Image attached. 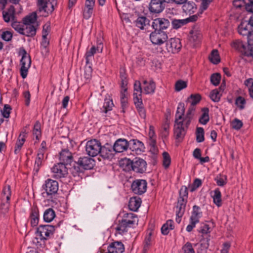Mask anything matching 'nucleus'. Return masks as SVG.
Wrapping results in <instances>:
<instances>
[{"instance_id":"1","label":"nucleus","mask_w":253,"mask_h":253,"mask_svg":"<svg viewBox=\"0 0 253 253\" xmlns=\"http://www.w3.org/2000/svg\"><path fill=\"white\" fill-rule=\"evenodd\" d=\"M184 112V104L180 102L177 108L174 126V135L175 139L178 140H181L184 138L188 127H186L184 121L182 120Z\"/></svg>"},{"instance_id":"2","label":"nucleus","mask_w":253,"mask_h":253,"mask_svg":"<svg viewBox=\"0 0 253 253\" xmlns=\"http://www.w3.org/2000/svg\"><path fill=\"white\" fill-rule=\"evenodd\" d=\"M183 189L180 191V196L178 199L177 205L175 207L176 221L179 223L181 220V217L184 214L185 211V207L187 203V196L188 194L187 189L185 188L183 191V196H181Z\"/></svg>"},{"instance_id":"3","label":"nucleus","mask_w":253,"mask_h":253,"mask_svg":"<svg viewBox=\"0 0 253 253\" xmlns=\"http://www.w3.org/2000/svg\"><path fill=\"white\" fill-rule=\"evenodd\" d=\"M198 232L202 234V238L200 241L201 246L204 249L208 248L210 240V233L211 232L210 227L207 224H202L198 229Z\"/></svg>"},{"instance_id":"4","label":"nucleus","mask_w":253,"mask_h":253,"mask_svg":"<svg viewBox=\"0 0 253 253\" xmlns=\"http://www.w3.org/2000/svg\"><path fill=\"white\" fill-rule=\"evenodd\" d=\"M230 45L231 47L239 52L242 55L247 56L250 54L249 52V49L250 48V46L247 44L246 42L242 41L239 39H235L233 40L231 43Z\"/></svg>"},{"instance_id":"5","label":"nucleus","mask_w":253,"mask_h":253,"mask_svg":"<svg viewBox=\"0 0 253 253\" xmlns=\"http://www.w3.org/2000/svg\"><path fill=\"white\" fill-rule=\"evenodd\" d=\"M22 55V58L20 60L21 65L20 74L22 78L25 79L27 76L28 69L31 66V60L30 55L25 49L23 50Z\"/></svg>"},{"instance_id":"6","label":"nucleus","mask_w":253,"mask_h":253,"mask_svg":"<svg viewBox=\"0 0 253 253\" xmlns=\"http://www.w3.org/2000/svg\"><path fill=\"white\" fill-rule=\"evenodd\" d=\"M101 146V143L97 140L88 141L85 146L86 154L93 157L97 156L100 152Z\"/></svg>"},{"instance_id":"7","label":"nucleus","mask_w":253,"mask_h":253,"mask_svg":"<svg viewBox=\"0 0 253 253\" xmlns=\"http://www.w3.org/2000/svg\"><path fill=\"white\" fill-rule=\"evenodd\" d=\"M168 37L167 33L163 31L158 30L151 33L150 39L153 44L155 45H161L165 42L168 40Z\"/></svg>"},{"instance_id":"8","label":"nucleus","mask_w":253,"mask_h":253,"mask_svg":"<svg viewBox=\"0 0 253 253\" xmlns=\"http://www.w3.org/2000/svg\"><path fill=\"white\" fill-rule=\"evenodd\" d=\"M42 188L47 196H52L57 193L58 190V182L56 180L48 178L45 181Z\"/></svg>"},{"instance_id":"9","label":"nucleus","mask_w":253,"mask_h":253,"mask_svg":"<svg viewBox=\"0 0 253 253\" xmlns=\"http://www.w3.org/2000/svg\"><path fill=\"white\" fill-rule=\"evenodd\" d=\"M55 229L50 225H42L37 228L36 234L37 236L41 237L42 239L47 240L50 235H53Z\"/></svg>"},{"instance_id":"10","label":"nucleus","mask_w":253,"mask_h":253,"mask_svg":"<svg viewBox=\"0 0 253 253\" xmlns=\"http://www.w3.org/2000/svg\"><path fill=\"white\" fill-rule=\"evenodd\" d=\"M51 170L53 176L56 178L65 177L68 174V169L63 163L55 164Z\"/></svg>"},{"instance_id":"11","label":"nucleus","mask_w":253,"mask_h":253,"mask_svg":"<svg viewBox=\"0 0 253 253\" xmlns=\"http://www.w3.org/2000/svg\"><path fill=\"white\" fill-rule=\"evenodd\" d=\"M147 182L143 179H136L133 181L131 188L132 192L138 195L145 193L147 189Z\"/></svg>"},{"instance_id":"12","label":"nucleus","mask_w":253,"mask_h":253,"mask_svg":"<svg viewBox=\"0 0 253 253\" xmlns=\"http://www.w3.org/2000/svg\"><path fill=\"white\" fill-rule=\"evenodd\" d=\"M131 168L134 171L142 173L146 170L147 163L142 159L135 158L131 162Z\"/></svg>"},{"instance_id":"13","label":"nucleus","mask_w":253,"mask_h":253,"mask_svg":"<svg viewBox=\"0 0 253 253\" xmlns=\"http://www.w3.org/2000/svg\"><path fill=\"white\" fill-rule=\"evenodd\" d=\"M181 46L180 40L178 38H171L166 43L167 49L168 52L172 53L178 52Z\"/></svg>"},{"instance_id":"14","label":"nucleus","mask_w":253,"mask_h":253,"mask_svg":"<svg viewBox=\"0 0 253 253\" xmlns=\"http://www.w3.org/2000/svg\"><path fill=\"white\" fill-rule=\"evenodd\" d=\"M103 45L101 42H97V45H93L87 50L85 54L86 63H88L91 58L97 53H101L103 51Z\"/></svg>"},{"instance_id":"15","label":"nucleus","mask_w":253,"mask_h":253,"mask_svg":"<svg viewBox=\"0 0 253 253\" xmlns=\"http://www.w3.org/2000/svg\"><path fill=\"white\" fill-rule=\"evenodd\" d=\"M198 19L196 15H193L184 19H173L171 21V26L173 29H178L185 25L190 22L196 21Z\"/></svg>"},{"instance_id":"16","label":"nucleus","mask_w":253,"mask_h":253,"mask_svg":"<svg viewBox=\"0 0 253 253\" xmlns=\"http://www.w3.org/2000/svg\"><path fill=\"white\" fill-rule=\"evenodd\" d=\"M128 144L129 149L136 154H140L145 151L144 144L137 139H131Z\"/></svg>"},{"instance_id":"17","label":"nucleus","mask_w":253,"mask_h":253,"mask_svg":"<svg viewBox=\"0 0 253 253\" xmlns=\"http://www.w3.org/2000/svg\"><path fill=\"white\" fill-rule=\"evenodd\" d=\"M165 7V3L162 0H151L149 5L150 11L154 13L162 12Z\"/></svg>"},{"instance_id":"18","label":"nucleus","mask_w":253,"mask_h":253,"mask_svg":"<svg viewBox=\"0 0 253 253\" xmlns=\"http://www.w3.org/2000/svg\"><path fill=\"white\" fill-rule=\"evenodd\" d=\"M170 25V23L169 20L159 18L154 19L152 22V27L155 30H158V31H163L164 30L167 29Z\"/></svg>"},{"instance_id":"19","label":"nucleus","mask_w":253,"mask_h":253,"mask_svg":"<svg viewBox=\"0 0 253 253\" xmlns=\"http://www.w3.org/2000/svg\"><path fill=\"white\" fill-rule=\"evenodd\" d=\"M57 4V0H45L42 4L38 5L40 11H44L47 14L51 13Z\"/></svg>"},{"instance_id":"20","label":"nucleus","mask_w":253,"mask_h":253,"mask_svg":"<svg viewBox=\"0 0 253 253\" xmlns=\"http://www.w3.org/2000/svg\"><path fill=\"white\" fill-rule=\"evenodd\" d=\"M77 164L81 168L84 169H91L95 165V161L91 158L83 157L79 159Z\"/></svg>"},{"instance_id":"21","label":"nucleus","mask_w":253,"mask_h":253,"mask_svg":"<svg viewBox=\"0 0 253 253\" xmlns=\"http://www.w3.org/2000/svg\"><path fill=\"white\" fill-rule=\"evenodd\" d=\"M107 251L110 253H123L125 251V246L120 241L113 242L109 245Z\"/></svg>"},{"instance_id":"22","label":"nucleus","mask_w":253,"mask_h":253,"mask_svg":"<svg viewBox=\"0 0 253 253\" xmlns=\"http://www.w3.org/2000/svg\"><path fill=\"white\" fill-rule=\"evenodd\" d=\"M128 142L125 139H118L113 145V150L117 153H121L128 148Z\"/></svg>"},{"instance_id":"23","label":"nucleus","mask_w":253,"mask_h":253,"mask_svg":"<svg viewBox=\"0 0 253 253\" xmlns=\"http://www.w3.org/2000/svg\"><path fill=\"white\" fill-rule=\"evenodd\" d=\"M182 9L183 13L190 15L196 12L197 6L194 1L187 0L182 4Z\"/></svg>"},{"instance_id":"24","label":"nucleus","mask_w":253,"mask_h":253,"mask_svg":"<svg viewBox=\"0 0 253 253\" xmlns=\"http://www.w3.org/2000/svg\"><path fill=\"white\" fill-rule=\"evenodd\" d=\"M60 163H63L65 165L70 164L73 161L71 152L67 149H63L59 153Z\"/></svg>"},{"instance_id":"25","label":"nucleus","mask_w":253,"mask_h":253,"mask_svg":"<svg viewBox=\"0 0 253 253\" xmlns=\"http://www.w3.org/2000/svg\"><path fill=\"white\" fill-rule=\"evenodd\" d=\"M134 24L137 27L143 30L149 26L150 20L146 16H139L134 21Z\"/></svg>"},{"instance_id":"26","label":"nucleus","mask_w":253,"mask_h":253,"mask_svg":"<svg viewBox=\"0 0 253 253\" xmlns=\"http://www.w3.org/2000/svg\"><path fill=\"white\" fill-rule=\"evenodd\" d=\"M152 232L147 233L145 237L143 242V250L142 253H147L153 244L154 241L152 237Z\"/></svg>"},{"instance_id":"27","label":"nucleus","mask_w":253,"mask_h":253,"mask_svg":"<svg viewBox=\"0 0 253 253\" xmlns=\"http://www.w3.org/2000/svg\"><path fill=\"white\" fill-rule=\"evenodd\" d=\"M2 16L5 22L8 23L10 21L12 22L14 21L15 19V9L14 6H11L7 11H3L2 12Z\"/></svg>"},{"instance_id":"28","label":"nucleus","mask_w":253,"mask_h":253,"mask_svg":"<svg viewBox=\"0 0 253 253\" xmlns=\"http://www.w3.org/2000/svg\"><path fill=\"white\" fill-rule=\"evenodd\" d=\"M250 25L246 23L242 22L238 26V31L240 35L243 36H247V39L252 30H251Z\"/></svg>"},{"instance_id":"29","label":"nucleus","mask_w":253,"mask_h":253,"mask_svg":"<svg viewBox=\"0 0 253 253\" xmlns=\"http://www.w3.org/2000/svg\"><path fill=\"white\" fill-rule=\"evenodd\" d=\"M190 34V40L193 42L194 44H198L201 41L202 36L198 28H193Z\"/></svg>"},{"instance_id":"30","label":"nucleus","mask_w":253,"mask_h":253,"mask_svg":"<svg viewBox=\"0 0 253 253\" xmlns=\"http://www.w3.org/2000/svg\"><path fill=\"white\" fill-rule=\"evenodd\" d=\"M143 91L144 93L148 94L154 92L156 85L153 81L151 80L148 82L146 80H144L143 82Z\"/></svg>"},{"instance_id":"31","label":"nucleus","mask_w":253,"mask_h":253,"mask_svg":"<svg viewBox=\"0 0 253 253\" xmlns=\"http://www.w3.org/2000/svg\"><path fill=\"white\" fill-rule=\"evenodd\" d=\"M202 216V212L201 211L200 208L196 205L194 206L193 207L191 215L190 218V221L198 223Z\"/></svg>"},{"instance_id":"32","label":"nucleus","mask_w":253,"mask_h":253,"mask_svg":"<svg viewBox=\"0 0 253 253\" xmlns=\"http://www.w3.org/2000/svg\"><path fill=\"white\" fill-rule=\"evenodd\" d=\"M195 109L196 107L190 105L185 116L183 117V116H182V120L184 121V124L186 127H188L190 124L191 120L194 115Z\"/></svg>"},{"instance_id":"33","label":"nucleus","mask_w":253,"mask_h":253,"mask_svg":"<svg viewBox=\"0 0 253 253\" xmlns=\"http://www.w3.org/2000/svg\"><path fill=\"white\" fill-rule=\"evenodd\" d=\"M141 204V199L138 197H133L130 198L128 203L129 209L134 211L138 210Z\"/></svg>"},{"instance_id":"34","label":"nucleus","mask_w":253,"mask_h":253,"mask_svg":"<svg viewBox=\"0 0 253 253\" xmlns=\"http://www.w3.org/2000/svg\"><path fill=\"white\" fill-rule=\"evenodd\" d=\"M133 101L142 99L141 95L143 90L141 87V83L139 81H136L133 85Z\"/></svg>"},{"instance_id":"35","label":"nucleus","mask_w":253,"mask_h":253,"mask_svg":"<svg viewBox=\"0 0 253 253\" xmlns=\"http://www.w3.org/2000/svg\"><path fill=\"white\" fill-rule=\"evenodd\" d=\"M39 220V212L37 208H34L32 209L30 216V223L32 226H36Z\"/></svg>"},{"instance_id":"36","label":"nucleus","mask_w":253,"mask_h":253,"mask_svg":"<svg viewBox=\"0 0 253 253\" xmlns=\"http://www.w3.org/2000/svg\"><path fill=\"white\" fill-rule=\"evenodd\" d=\"M26 137V133L24 132H22L20 135H19L18 139L17 140L15 147V150H14V153L15 154H17L18 153H19L22 146L23 145L25 141V139Z\"/></svg>"},{"instance_id":"37","label":"nucleus","mask_w":253,"mask_h":253,"mask_svg":"<svg viewBox=\"0 0 253 253\" xmlns=\"http://www.w3.org/2000/svg\"><path fill=\"white\" fill-rule=\"evenodd\" d=\"M122 219L131 227H133L138 221L137 216L132 213H126L124 214Z\"/></svg>"},{"instance_id":"38","label":"nucleus","mask_w":253,"mask_h":253,"mask_svg":"<svg viewBox=\"0 0 253 253\" xmlns=\"http://www.w3.org/2000/svg\"><path fill=\"white\" fill-rule=\"evenodd\" d=\"M22 35L27 37H33L36 34V28L35 25L24 24Z\"/></svg>"},{"instance_id":"39","label":"nucleus","mask_w":253,"mask_h":253,"mask_svg":"<svg viewBox=\"0 0 253 253\" xmlns=\"http://www.w3.org/2000/svg\"><path fill=\"white\" fill-rule=\"evenodd\" d=\"M114 106L113 100L110 96H108V97H106L104 99L103 107L101 109V112L107 113L108 111L112 110Z\"/></svg>"},{"instance_id":"40","label":"nucleus","mask_w":253,"mask_h":253,"mask_svg":"<svg viewBox=\"0 0 253 253\" xmlns=\"http://www.w3.org/2000/svg\"><path fill=\"white\" fill-rule=\"evenodd\" d=\"M55 216L54 211L52 208H48L44 211L43 218L45 222H50L54 219Z\"/></svg>"},{"instance_id":"41","label":"nucleus","mask_w":253,"mask_h":253,"mask_svg":"<svg viewBox=\"0 0 253 253\" xmlns=\"http://www.w3.org/2000/svg\"><path fill=\"white\" fill-rule=\"evenodd\" d=\"M130 227H132L126 223L124 220L122 219L121 221H119V224L116 227V230L118 233L123 234L127 232L128 228Z\"/></svg>"},{"instance_id":"42","label":"nucleus","mask_w":253,"mask_h":253,"mask_svg":"<svg viewBox=\"0 0 253 253\" xmlns=\"http://www.w3.org/2000/svg\"><path fill=\"white\" fill-rule=\"evenodd\" d=\"M213 199V202L218 207H220L222 205L221 202V193L218 188L215 189L213 191V194L211 195Z\"/></svg>"},{"instance_id":"43","label":"nucleus","mask_w":253,"mask_h":253,"mask_svg":"<svg viewBox=\"0 0 253 253\" xmlns=\"http://www.w3.org/2000/svg\"><path fill=\"white\" fill-rule=\"evenodd\" d=\"M99 154L104 159H110L113 156L111 148L105 146H101L100 152Z\"/></svg>"},{"instance_id":"44","label":"nucleus","mask_w":253,"mask_h":253,"mask_svg":"<svg viewBox=\"0 0 253 253\" xmlns=\"http://www.w3.org/2000/svg\"><path fill=\"white\" fill-rule=\"evenodd\" d=\"M202 114L200 117L199 122L202 125H206L210 120L209 115V109L208 108L205 107L202 109Z\"/></svg>"},{"instance_id":"45","label":"nucleus","mask_w":253,"mask_h":253,"mask_svg":"<svg viewBox=\"0 0 253 253\" xmlns=\"http://www.w3.org/2000/svg\"><path fill=\"white\" fill-rule=\"evenodd\" d=\"M120 97L122 107L123 109L124 110L127 105V92L126 87H122ZM123 112H124V110H123Z\"/></svg>"},{"instance_id":"46","label":"nucleus","mask_w":253,"mask_h":253,"mask_svg":"<svg viewBox=\"0 0 253 253\" xmlns=\"http://www.w3.org/2000/svg\"><path fill=\"white\" fill-rule=\"evenodd\" d=\"M174 228L173 221L172 220H168L161 228V232L163 235H168L170 230Z\"/></svg>"},{"instance_id":"47","label":"nucleus","mask_w":253,"mask_h":253,"mask_svg":"<svg viewBox=\"0 0 253 253\" xmlns=\"http://www.w3.org/2000/svg\"><path fill=\"white\" fill-rule=\"evenodd\" d=\"M134 104L140 116L144 119L146 117L145 110L143 107L142 99L134 101Z\"/></svg>"},{"instance_id":"48","label":"nucleus","mask_w":253,"mask_h":253,"mask_svg":"<svg viewBox=\"0 0 253 253\" xmlns=\"http://www.w3.org/2000/svg\"><path fill=\"white\" fill-rule=\"evenodd\" d=\"M33 134L36 139L39 141L41 136V124L39 121H37L34 125Z\"/></svg>"},{"instance_id":"49","label":"nucleus","mask_w":253,"mask_h":253,"mask_svg":"<svg viewBox=\"0 0 253 253\" xmlns=\"http://www.w3.org/2000/svg\"><path fill=\"white\" fill-rule=\"evenodd\" d=\"M37 14L36 13H33L30 15L26 16L24 19V24H31L35 25L36 21H37Z\"/></svg>"},{"instance_id":"50","label":"nucleus","mask_w":253,"mask_h":253,"mask_svg":"<svg viewBox=\"0 0 253 253\" xmlns=\"http://www.w3.org/2000/svg\"><path fill=\"white\" fill-rule=\"evenodd\" d=\"M44 158V156L41 154H37V156L35 160L34 170L38 172L41 166L42 165V161Z\"/></svg>"},{"instance_id":"51","label":"nucleus","mask_w":253,"mask_h":253,"mask_svg":"<svg viewBox=\"0 0 253 253\" xmlns=\"http://www.w3.org/2000/svg\"><path fill=\"white\" fill-rule=\"evenodd\" d=\"M201 99V96L199 94H192L187 100V103H189L190 105L196 107V105L199 102Z\"/></svg>"},{"instance_id":"52","label":"nucleus","mask_w":253,"mask_h":253,"mask_svg":"<svg viewBox=\"0 0 253 253\" xmlns=\"http://www.w3.org/2000/svg\"><path fill=\"white\" fill-rule=\"evenodd\" d=\"M196 141L198 143H201L205 140L204 129L203 127H197L196 132Z\"/></svg>"},{"instance_id":"53","label":"nucleus","mask_w":253,"mask_h":253,"mask_svg":"<svg viewBox=\"0 0 253 253\" xmlns=\"http://www.w3.org/2000/svg\"><path fill=\"white\" fill-rule=\"evenodd\" d=\"M45 241V239H42L41 237L37 236L36 234V236L33 239L32 242L33 244L38 248L44 247Z\"/></svg>"},{"instance_id":"54","label":"nucleus","mask_w":253,"mask_h":253,"mask_svg":"<svg viewBox=\"0 0 253 253\" xmlns=\"http://www.w3.org/2000/svg\"><path fill=\"white\" fill-rule=\"evenodd\" d=\"M221 94L218 89L212 90L210 95L211 99L215 102H217L220 100Z\"/></svg>"},{"instance_id":"55","label":"nucleus","mask_w":253,"mask_h":253,"mask_svg":"<svg viewBox=\"0 0 253 253\" xmlns=\"http://www.w3.org/2000/svg\"><path fill=\"white\" fill-rule=\"evenodd\" d=\"M211 61L213 64H217L220 62V58L217 50L214 49L212 51L210 56Z\"/></svg>"},{"instance_id":"56","label":"nucleus","mask_w":253,"mask_h":253,"mask_svg":"<svg viewBox=\"0 0 253 253\" xmlns=\"http://www.w3.org/2000/svg\"><path fill=\"white\" fill-rule=\"evenodd\" d=\"M246 104V101L244 97L240 96L236 98L235 100V104L240 110H242L245 109Z\"/></svg>"},{"instance_id":"57","label":"nucleus","mask_w":253,"mask_h":253,"mask_svg":"<svg viewBox=\"0 0 253 253\" xmlns=\"http://www.w3.org/2000/svg\"><path fill=\"white\" fill-rule=\"evenodd\" d=\"M0 38L6 42H9L11 41L13 37L12 33L8 31L0 32Z\"/></svg>"},{"instance_id":"58","label":"nucleus","mask_w":253,"mask_h":253,"mask_svg":"<svg viewBox=\"0 0 253 253\" xmlns=\"http://www.w3.org/2000/svg\"><path fill=\"white\" fill-rule=\"evenodd\" d=\"M148 135L151 141V144L154 148V146L156 143V135L154 130V127L152 126H150L149 127Z\"/></svg>"},{"instance_id":"59","label":"nucleus","mask_w":253,"mask_h":253,"mask_svg":"<svg viewBox=\"0 0 253 253\" xmlns=\"http://www.w3.org/2000/svg\"><path fill=\"white\" fill-rule=\"evenodd\" d=\"M11 26L15 31L22 35L24 26L21 23L15 20L12 22Z\"/></svg>"},{"instance_id":"60","label":"nucleus","mask_w":253,"mask_h":253,"mask_svg":"<svg viewBox=\"0 0 253 253\" xmlns=\"http://www.w3.org/2000/svg\"><path fill=\"white\" fill-rule=\"evenodd\" d=\"M221 80V76L220 74L214 73L211 76V82L214 86H217L219 84Z\"/></svg>"},{"instance_id":"61","label":"nucleus","mask_w":253,"mask_h":253,"mask_svg":"<svg viewBox=\"0 0 253 253\" xmlns=\"http://www.w3.org/2000/svg\"><path fill=\"white\" fill-rule=\"evenodd\" d=\"M243 125L242 122L237 118L234 119L231 123L232 128L237 130H239Z\"/></svg>"},{"instance_id":"62","label":"nucleus","mask_w":253,"mask_h":253,"mask_svg":"<svg viewBox=\"0 0 253 253\" xmlns=\"http://www.w3.org/2000/svg\"><path fill=\"white\" fill-rule=\"evenodd\" d=\"M187 82L182 80H178L175 83V90L179 91L187 87Z\"/></svg>"},{"instance_id":"63","label":"nucleus","mask_w":253,"mask_h":253,"mask_svg":"<svg viewBox=\"0 0 253 253\" xmlns=\"http://www.w3.org/2000/svg\"><path fill=\"white\" fill-rule=\"evenodd\" d=\"M163 165L164 167L167 169L168 168L170 163H171V159L168 153L166 152H164L163 154Z\"/></svg>"},{"instance_id":"64","label":"nucleus","mask_w":253,"mask_h":253,"mask_svg":"<svg viewBox=\"0 0 253 253\" xmlns=\"http://www.w3.org/2000/svg\"><path fill=\"white\" fill-rule=\"evenodd\" d=\"M184 253H195L192 245L189 242H187L182 247Z\"/></svg>"}]
</instances>
